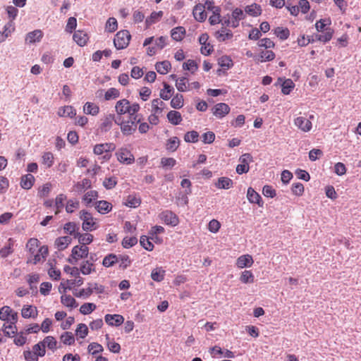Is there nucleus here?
Listing matches in <instances>:
<instances>
[{
	"label": "nucleus",
	"instance_id": "nucleus-49",
	"mask_svg": "<svg viewBox=\"0 0 361 361\" xmlns=\"http://www.w3.org/2000/svg\"><path fill=\"white\" fill-rule=\"evenodd\" d=\"M80 207V202L77 200L70 199L67 201L66 205V211L68 214H72L75 209H78Z\"/></svg>",
	"mask_w": 361,
	"mask_h": 361
},
{
	"label": "nucleus",
	"instance_id": "nucleus-50",
	"mask_svg": "<svg viewBox=\"0 0 361 361\" xmlns=\"http://www.w3.org/2000/svg\"><path fill=\"white\" fill-rule=\"evenodd\" d=\"M80 270L82 274L87 275L94 271V267L92 263L87 260L82 262V264L80 266Z\"/></svg>",
	"mask_w": 361,
	"mask_h": 361
},
{
	"label": "nucleus",
	"instance_id": "nucleus-52",
	"mask_svg": "<svg viewBox=\"0 0 361 361\" xmlns=\"http://www.w3.org/2000/svg\"><path fill=\"white\" fill-rule=\"evenodd\" d=\"M171 106L173 109H180L183 106V97L177 94L171 101Z\"/></svg>",
	"mask_w": 361,
	"mask_h": 361
},
{
	"label": "nucleus",
	"instance_id": "nucleus-17",
	"mask_svg": "<svg viewBox=\"0 0 361 361\" xmlns=\"http://www.w3.org/2000/svg\"><path fill=\"white\" fill-rule=\"evenodd\" d=\"M15 30L14 23L9 20L4 27L3 31L0 32V43L4 42Z\"/></svg>",
	"mask_w": 361,
	"mask_h": 361
},
{
	"label": "nucleus",
	"instance_id": "nucleus-58",
	"mask_svg": "<svg viewBox=\"0 0 361 361\" xmlns=\"http://www.w3.org/2000/svg\"><path fill=\"white\" fill-rule=\"evenodd\" d=\"M61 340L64 344L68 345L73 344L75 342V338L73 334L68 331L64 332L63 334H61Z\"/></svg>",
	"mask_w": 361,
	"mask_h": 361
},
{
	"label": "nucleus",
	"instance_id": "nucleus-32",
	"mask_svg": "<svg viewBox=\"0 0 361 361\" xmlns=\"http://www.w3.org/2000/svg\"><path fill=\"white\" fill-rule=\"evenodd\" d=\"M91 187V181L88 178H83L81 181L74 185V190L78 192H82Z\"/></svg>",
	"mask_w": 361,
	"mask_h": 361
},
{
	"label": "nucleus",
	"instance_id": "nucleus-53",
	"mask_svg": "<svg viewBox=\"0 0 361 361\" xmlns=\"http://www.w3.org/2000/svg\"><path fill=\"white\" fill-rule=\"evenodd\" d=\"M163 15L162 11L159 12H152L149 17L147 18L145 20V23L147 27L151 25L154 23L157 20H159Z\"/></svg>",
	"mask_w": 361,
	"mask_h": 361
},
{
	"label": "nucleus",
	"instance_id": "nucleus-44",
	"mask_svg": "<svg viewBox=\"0 0 361 361\" xmlns=\"http://www.w3.org/2000/svg\"><path fill=\"white\" fill-rule=\"evenodd\" d=\"M245 12L252 16L257 17L261 14L262 8L259 5L254 4L250 6H247L245 8Z\"/></svg>",
	"mask_w": 361,
	"mask_h": 361
},
{
	"label": "nucleus",
	"instance_id": "nucleus-48",
	"mask_svg": "<svg viewBox=\"0 0 361 361\" xmlns=\"http://www.w3.org/2000/svg\"><path fill=\"white\" fill-rule=\"evenodd\" d=\"M117 263V255L109 254L106 255L102 261V265L105 267H110Z\"/></svg>",
	"mask_w": 361,
	"mask_h": 361
},
{
	"label": "nucleus",
	"instance_id": "nucleus-37",
	"mask_svg": "<svg viewBox=\"0 0 361 361\" xmlns=\"http://www.w3.org/2000/svg\"><path fill=\"white\" fill-rule=\"evenodd\" d=\"M61 302L68 307L73 308L77 307L76 300L70 295H62Z\"/></svg>",
	"mask_w": 361,
	"mask_h": 361
},
{
	"label": "nucleus",
	"instance_id": "nucleus-57",
	"mask_svg": "<svg viewBox=\"0 0 361 361\" xmlns=\"http://www.w3.org/2000/svg\"><path fill=\"white\" fill-rule=\"evenodd\" d=\"M199 133L195 130H192L186 133L184 136V140L186 142L195 143L198 141Z\"/></svg>",
	"mask_w": 361,
	"mask_h": 361
},
{
	"label": "nucleus",
	"instance_id": "nucleus-22",
	"mask_svg": "<svg viewBox=\"0 0 361 361\" xmlns=\"http://www.w3.org/2000/svg\"><path fill=\"white\" fill-rule=\"evenodd\" d=\"M95 208L100 214H106L112 209V205L110 202L105 200H100L96 202Z\"/></svg>",
	"mask_w": 361,
	"mask_h": 361
},
{
	"label": "nucleus",
	"instance_id": "nucleus-2",
	"mask_svg": "<svg viewBox=\"0 0 361 361\" xmlns=\"http://www.w3.org/2000/svg\"><path fill=\"white\" fill-rule=\"evenodd\" d=\"M116 145L113 142H105L97 144L93 147V153L95 155H103L102 159L105 161H109L111 154L110 152L114 151Z\"/></svg>",
	"mask_w": 361,
	"mask_h": 361
},
{
	"label": "nucleus",
	"instance_id": "nucleus-13",
	"mask_svg": "<svg viewBox=\"0 0 361 361\" xmlns=\"http://www.w3.org/2000/svg\"><path fill=\"white\" fill-rule=\"evenodd\" d=\"M38 311L36 307L32 305H24L21 310V315L25 319L33 318L37 317Z\"/></svg>",
	"mask_w": 361,
	"mask_h": 361
},
{
	"label": "nucleus",
	"instance_id": "nucleus-6",
	"mask_svg": "<svg viewBox=\"0 0 361 361\" xmlns=\"http://www.w3.org/2000/svg\"><path fill=\"white\" fill-rule=\"evenodd\" d=\"M118 161L124 164H131L135 161L133 154L127 148L121 147L116 153Z\"/></svg>",
	"mask_w": 361,
	"mask_h": 361
},
{
	"label": "nucleus",
	"instance_id": "nucleus-45",
	"mask_svg": "<svg viewBox=\"0 0 361 361\" xmlns=\"http://www.w3.org/2000/svg\"><path fill=\"white\" fill-rule=\"evenodd\" d=\"M42 341L45 347L47 346L49 349L53 351L57 348V341L53 336H46Z\"/></svg>",
	"mask_w": 361,
	"mask_h": 361
},
{
	"label": "nucleus",
	"instance_id": "nucleus-47",
	"mask_svg": "<svg viewBox=\"0 0 361 361\" xmlns=\"http://www.w3.org/2000/svg\"><path fill=\"white\" fill-rule=\"evenodd\" d=\"M26 247L30 255H34L39 249V240L37 238H30L27 243Z\"/></svg>",
	"mask_w": 361,
	"mask_h": 361
},
{
	"label": "nucleus",
	"instance_id": "nucleus-42",
	"mask_svg": "<svg viewBox=\"0 0 361 361\" xmlns=\"http://www.w3.org/2000/svg\"><path fill=\"white\" fill-rule=\"evenodd\" d=\"M98 197V192L96 190H90L85 192L82 197V201L87 206L90 205L93 200Z\"/></svg>",
	"mask_w": 361,
	"mask_h": 361
},
{
	"label": "nucleus",
	"instance_id": "nucleus-11",
	"mask_svg": "<svg viewBox=\"0 0 361 361\" xmlns=\"http://www.w3.org/2000/svg\"><path fill=\"white\" fill-rule=\"evenodd\" d=\"M192 14L196 20L203 22L207 18V13L205 12V6L203 4H197L193 10Z\"/></svg>",
	"mask_w": 361,
	"mask_h": 361
},
{
	"label": "nucleus",
	"instance_id": "nucleus-33",
	"mask_svg": "<svg viewBox=\"0 0 361 361\" xmlns=\"http://www.w3.org/2000/svg\"><path fill=\"white\" fill-rule=\"evenodd\" d=\"M167 118L173 125H178L182 121L180 113L173 110L167 114Z\"/></svg>",
	"mask_w": 361,
	"mask_h": 361
},
{
	"label": "nucleus",
	"instance_id": "nucleus-35",
	"mask_svg": "<svg viewBox=\"0 0 361 361\" xmlns=\"http://www.w3.org/2000/svg\"><path fill=\"white\" fill-rule=\"evenodd\" d=\"M275 54L270 50L262 51L257 56V60L260 62L269 61L274 59Z\"/></svg>",
	"mask_w": 361,
	"mask_h": 361
},
{
	"label": "nucleus",
	"instance_id": "nucleus-14",
	"mask_svg": "<svg viewBox=\"0 0 361 361\" xmlns=\"http://www.w3.org/2000/svg\"><path fill=\"white\" fill-rule=\"evenodd\" d=\"M43 37V32L40 30H35L26 35L25 42L28 44H34L41 41Z\"/></svg>",
	"mask_w": 361,
	"mask_h": 361
},
{
	"label": "nucleus",
	"instance_id": "nucleus-40",
	"mask_svg": "<svg viewBox=\"0 0 361 361\" xmlns=\"http://www.w3.org/2000/svg\"><path fill=\"white\" fill-rule=\"evenodd\" d=\"M117 262L119 263V267L122 269H126L131 264L130 257L127 255H117Z\"/></svg>",
	"mask_w": 361,
	"mask_h": 361
},
{
	"label": "nucleus",
	"instance_id": "nucleus-51",
	"mask_svg": "<svg viewBox=\"0 0 361 361\" xmlns=\"http://www.w3.org/2000/svg\"><path fill=\"white\" fill-rule=\"evenodd\" d=\"M281 87L283 94H289L291 90L294 88L295 84L291 79H286L283 80Z\"/></svg>",
	"mask_w": 361,
	"mask_h": 361
},
{
	"label": "nucleus",
	"instance_id": "nucleus-41",
	"mask_svg": "<svg viewBox=\"0 0 361 361\" xmlns=\"http://www.w3.org/2000/svg\"><path fill=\"white\" fill-rule=\"evenodd\" d=\"M165 271L161 268L158 267L152 270L151 274V278L153 281L160 282L164 279Z\"/></svg>",
	"mask_w": 361,
	"mask_h": 361
},
{
	"label": "nucleus",
	"instance_id": "nucleus-43",
	"mask_svg": "<svg viewBox=\"0 0 361 361\" xmlns=\"http://www.w3.org/2000/svg\"><path fill=\"white\" fill-rule=\"evenodd\" d=\"M173 92V88L169 84L164 82V89L160 91V97L164 100H168L171 98Z\"/></svg>",
	"mask_w": 361,
	"mask_h": 361
},
{
	"label": "nucleus",
	"instance_id": "nucleus-56",
	"mask_svg": "<svg viewBox=\"0 0 361 361\" xmlns=\"http://www.w3.org/2000/svg\"><path fill=\"white\" fill-rule=\"evenodd\" d=\"M96 305L91 302L84 303L80 306V312L82 314H89L96 309Z\"/></svg>",
	"mask_w": 361,
	"mask_h": 361
},
{
	"label": "nucleus",
	"instance_id": "nucleus-63",
	"mask_svg": "<svg viewBox=\"0 0 361 361\" xmlns=\"http://www.w3.org/2000/svg\"><path fill=\"white\" fill-rule=\"evenodd\" d=\"M240 280L244 283H253L254 276L251 271L245 270L242 272Z\"/></svg>",
	"mask_w": 361,
	"mask_h": 361
},
{
	"label": "nucleus",
	"instance_id": "nucleus-62",
	"mask_svg": "<svg viewBox=\"0 0 361 361\" xmlns=\"http://www.w3.org/2000/svg\"><path fill=\"white\" fill-rule=\"evenodd\" d=\"M4 332L8 336H13L17 331L16 324L6 323L4 324Z\"/></svg>",
	"mask_w": 361,
	"mask_h": 361
},
{
	"label": "nucleus",
	"instance_id": "nucleus-9",
	"mask_svg": "<svg viewBox=\"0 0 361 361\" xmlns=\"http://www.w3.org/2000/svg\"><path fill=\"white\" fill-rule=\"evenodd\" d=\"M229 111L230 107L225 103L216 104L212 109L213 114L219 118L224 117Z\"/></svg>",
	"mask_w": 361,
	"mask_h": 361
},
{
	"label": "nucleus",
	"instance_id": "nucleus-4",
	"mask_svg": "<svg viewBox=\"0 0 361 361\" xmlns=\"http://www.w3.org/2000/svg\"><path fill=\"white\" fill-rule=\"evenodd\" d=\"M80 219L82 221V229L85 231H91L97 228V223L92 215L86 210L80 212Z\"/></svg>",
	"mask_w": 361,
	"mask_h": 361
},
{
	"label": "nucleus",
	"instance_id": "nucleus-19",
	"mask_svg": "<svg viewBox=\"0 0 361 361\" xmlns=\"http://www.w3.org/2000/svg\"><path fill=\"white\" fill-rule=\"evenodd\" d=\"M130 102L126 99L118 101L115 106V109L118 115L121 116L127 114Z\"/></svg>",
	"mask_w": 361,
	"mask_h": 361
},
{
	"label": "nucleus",
	"instance_id": "nucleus-25",
	"mask_svg": "<svg viewBox=\"0 0 361 361\" xmlns=\"http://www.w3.org/2000/svg\"><path fill=\"white\" fill-rule=\"evenodd\" d=\"M215 37L219 42H224L227 39H230L233 37V33L231 30L222 27L221 30L215 32Z\"/></svg>",
	"mask_w": 361,
	"mask_h": 361
},
{
	"label": "nucleus",
	"instance_id": "nucleus-27",
	"mask_svg": "<svg viewBox=\"0 0 361 361\" xmlns=\"http://www.w3.org/2000/svg\"><path fill=\"white\" fill-rule=\"evenodd\" d=\"M13 240L9 238L6 244L0 250V256L2 258H6L13 252Z\"/></svg>",
	"mask_w": 361,
	"mask_h": 361
},
{
	"label": "nucleus",
	"instance_id": "nucleus-16",
	"mask_svg": "<svg viewBox=\"0 0 361 361\" xmlns=\"http://www.w3.org/2000/svg\"><path fill=\"white\" fill-rule=\"evenodd\" d=\"M254 261L251 255H244L240 256L236 261V266L240 268L243 269L244 267H250Z\"/></svg>",
	"mask_w": 361,
	"mask_h": 361
},
{
	"label": "nucleus",
	"instance_id": "nucleus-1",
	"mask_svg": "<svg viewBox=\"0 0 361 361\" xmlns=\"http://www.w3.org/2000/svg\"><path fill=\"white\" fill-rule=\"evenodd\" d=\"M115 123L120 126L121 130L124 135H130L137 130V124L140 123V118L138 116L133 117V119L129 118L127 121H121V118L115 119Z\"/></svg>",
	"mask_w": 361,
	"mask_h": 361
},
{
	"label": "nucleus",
	"instance_id": "nucleus-3",
	"mask_svg": "<svg viewBox=\"0 0 361 361\" xmlns=\"http://www.w3.org/2000/svg\"><path fill=\"white\" fill-rule=\"evenodd\" d=\"M131 35L128 30H121L116 33L114 39V44L117 49L126 48L130 42Z\"/></svg>",
	"mask_w": 361,
	"mask_h": 361
},
{
	"label": "nucleus",
	"instance_id": "nucleus-29",
	"mask_svg": "<svg viewBox=\"0 0 361 361\" xmlns=\"http://www.w3.org/2000/svg\"><path fill=\"white\" fill-rule=\"evenodd\" d=\"M113 121H115L114 114H109L102 122L100 129L102 132L109 131L112 127Z\"/></svg>",
	"mask_w": 361,
	"mask_h": 361
},
{
	"label": "nucleus",
	"instance_id": "nucleus-26",
	"mask_svg": "<svg viewBox=\"0 0 361 361\" xmlns=\"http://www.w3.org/2000/svg\"><path fill=\"white\" fill-rule=\"evenodd\" d=\"M171 68V63L169 61L157 62L155 65L156 71L161 75L166 74Z\"/></svg>",
	"mask_w": 361,
	"mask_h": 361
},
{
	"label": "nucleus",
	"instance_id": "nucleus-61",
	"mask_svg": "<svg viewBox=\"0 0 361 361\" xmlns=\"http://www.w3.org/2000/svg\"><path fill=\"white\" fill-rule=\"evenodd\" d=\"M274 33L278 37L283 40L286 39L290 35V32L288 28L281 27H276L274 30Z\"/></svg>",
	"mask_w": 361,
	"mask_h": 361
},
{
	"label": "nucleus",
	"instance_id": "nucleus-21",
	"mask_svg": "<svg viewBox=\"0 0 361 361\" xmlns=\"http://www.w3.org/2000/svg\"><path fill=\"white\" fill-rule=\"evenodd\" d=\"M247 197L250 202L257 204L259 206L262 205L261 196L253 188L247 189Z\"/></svg>",
	"mask_w": 361,
	"mask_h": 361
},
{
	"label": "nucleus",
	"instance_id": "nucleus-36",
	"mask_svg": "<svg viewBox=\"0 0 361 361\" xmlns=\"http://www.w3.org/2000/svg\"><path fill=\"white\" fill-rule=\"evenodd\" d=\"M185 34L183 27H176L171 30V37L176 41H180Z\"/></svg>",
	"mask_w": 361,
	"mask_h": 361
},
{
	"label": "nucleus",
	"instance_id": "nucleus-54",
	"mask_svg": "<svg viewBox=\"0 0 361 361\" xmlns=\"http://www.w3.org/2000/svg\"><path fill=\"white\" fill-rule=\"evenodd\" d=\"M120 96V92L118 90L111 87L107 90L104 94V99L106 101L114 99Z\"/></svg>",
	"mask_w": 361,
	"mask_h": 361
},
{
	"label": "nucleus",
	"instance_id": "nucleus-18",
	"mask_svg": "<svg viewBox=\"0 0 361 361\" xmlns=\"http://www.w3.org/2000/svg\"><path fill=\"white\" fill-rule=\"evenodd\" d=\"M73 40L80 47L85 46L88 40L87 34L82 30H77L73 36Z\"/></svg>",
	"mask_w": 361,
	"mask_h": 361
},
{
	"label": "nucleus",
	"instance_id": "nucleus-30",
	"mask_svg": "<svg viewBox=\"0 0 361 361\" xmlns=\"http://www.w3.org/2000/svg\"><path fill=\"white\" fill-rule=\"evenodd\" d=\"M71 243V238L69 236H62L56 238L55 245L59 250H63Z\"/></svg>",
	"mask_w": 361,
	"mask_h": 361
},
{
	"label": "nucleus",
	"instance_id": "nucleus-34",
	"mask_svg": "<svg viewBox=\"0 0 361 361\" xmlns=\"http://www.w3.org/2000/svg\"><path fill=\"white\" fill-rule=\"evenodd\" d=\"M84 113L92 116L97 115L99 111V106L92 102H86L83 108Z\"/></svg>",
	"mask_w": 361,
	"mask_h": 361
},
{
	"label": "nucleus",
	"instance_id": "nucleus-39",
	"mask_svg": "<svg viewBox=\"0 0 361 361\" xmlns=\"http://www.w3.org/2000/svg\"><path fill=\"white\" fill-rule=\"evenodd\" d=\"M334 30L327 27L325 29L324 32L323 34L316 35L317 39L322 42H327L331 40L333 37Z\"/></svg>",
	"mask_w": 361,
	"mask_h": 361
},
{
	"label": "nucleus",
	"instance_id": "nucleus-8",
	"mask_svg": "<svg viewBox=\"0 0 361 361\" xmlns=\"http://www.w3.org/2000/svg\"><path fill=\"white\" fill-rule=\"evenodd\" d=\"M89 249L86 245H76L72 249L71 256L75 262L87 257Z\"/></svg>",
	"mask_w": 361,
	"mask_h": 361
},
{
	"label": "nucleus",
	"instance_id": "nucleus-20",
	"mask_svg": "<svg viewBox=\"0 0 361 361\" xmlns=\"http://www.w3.org/2000/svg\"><path fill=\"white\" fill-rule=\"evenodd\" d=\"M124 204L128 207L137 208L141 204V198L136 195H129L126 197Z\"/></svg>",
	"mask_w": 361,
	"mask_h": 361
},
{
	"label": "nucleus",
	"instance_id": "nucleus-28",
	"mask_svg": "<svg viewBox=\"0 0 361 361\" xmlns=\"http://www.w3.org/2000/svg\"><path fill=\"white\" fill-rule=\"evenodd\" d=\"M243 18V11L240 8H235L231 14V27H236L239 21Z\"/></svg>",
	"mask_w": 361,
	"mask_h": 361
},
{
	"label": "nucleus",
	"instance_id": "nucleus-60",
	"mask_svg": "<svg viewBox=\"0 0 361 361\" xmlns=\"http://www.w3.org/2000/svg\"><path fill=\"white\" fill-rule=\"evenodd\" d=\"M150 237L142 235L140 239V245L147 250L152 251L154 248V245L149 240Z\"/></svg>",
	"mask_w": 361,
	"mask_h": 361
},
{
	"label": "nucleus",
	"instance_id": "nucleus-10",
	"mask_svg": "<svg viewBox=\"0 0 361 361\" xmlns=\"http://www.w3.org/2000/svg\"><path fill=\"white\" fill-rule=\"evenodd\" d=\"M295 125L301 130L308 132L312 128L311 121L302 116L297 117L294 121Z\"/></svg>",
	"mask_w": 361,
	"mask_h": 361
},
{
	"label": "nucleus",
	"instance_id": "nucleus-46",
	"mask_svg": "<svg viewBox=\"0 0 361 361\" xmlns=\"http://www.w3.org/2000/svg\"><path fill=\"white\" fill-rule=\"evenodd\" d=\"M180 145V140L177 137H172L168 140L166 149L170 152H175Z\"/></svg>",
	"mask_w": 361,
	"mask_h": 361
},
{
	"label": "nucleus",
	"instance_id": "nucleus-12",
	"mask_svg": "<svg viewBox=\"0 0 361 361\" xmlns=\"http://www.w3.org/2000/svg\"><path fill=\"white\" fill-rule=\"evenodd\" d=\"M48 254V249L45 246H42L37 250V252L34 255H31L33 258L30 259L29 258L27 260V263H32L34 264H36L42 258H45Z\"/></svg>",
	"mask_w": 361,
	"mask_h": 361
},
{
	"label": "nucleus",
	"instance_id": "nucleus-38",
	"mask_svg": "<svg viewBox=\"0 0 361 361\" xmlns=\"http://www.w3.org/2000/svg\"><path fill=\"white\" fill-rule=\"evenodd\" d=\"M165 106L164 102L159 99H153L152 102V112L154 114H161Z\"/></svg>",
	"mask_w": 361,
	"mask_h": 361
},
{
	"label": "nucleus",
	"instance_id": "nucleus-5",
	"mask_svg": "<svg viewBox=\"0 0 361 361\" xmlns=\"http://www.w3.org/2000/svg\"><path fill=\"white\" fill-rule=\"evenodd\" d=\"M18 318V313L9 306H4L0 309V319L6 323L16 324Z\"/></svg>",
	"mask_w": 361,
	"mask_h": 361
},
{
	"label": "nucleus",
	"instance_id": "nucleus-23",
	"mask_svg": "<svg viewBox=\"0 0 361 361\" xmlns=\"http://www.w3.org/2000/svg\"><path fill=\"white\" fill-rule=\"evenodd\" d=\"M57 114L60 117L73 118L76 115V111L71 106H65L59 108Z\"/></svg>",
	"mask_w": 361,
	"mask_h": 361
},
{
	"label": "nucleus",
	"instance_id": "nucleus-55",
	"mask_svg": "<svg viewBox=\"0 0 361 361\" xmlns=\"http://www.w3.org/2000/svg\"><path fill=\"white\" fill-rule=\"evenodd\" d=\"M118 28V23L115 18H109L105 25V30L109 32H113Z\"/></svg>",
	"mask_w": 361,
	"mask_h": 361
},
{
	"label": "nucleus",
	"instance_id": "nucleus-64",
	"mask_svg": "<svg viewBox=\"0 0 361 361\" xmlns=\"http://www.w3.org/2000/svg\"><path fill=\"white\" fill-rule=\"evenodd\" d=\"M219 65L222 68H229L233 66L232 60L227 56H223L218 60Z\"/></svg>",
	"mask_w": 361,
	"mask_h": 361
},
{
	"label": "nucleus",
	"instance_id": "nucleus-31",
	"mask_svg": "<svg viewBox=\"0 0 361 361\" xmlns=\"http://www.w3.org/2000/svg\"><path fill=\"white\" fill-rule=\"evenodd\" d=\"M219 189H229L233 186V180L227 177L219 178L215 184Z\"/></svg>",
	"mask_w": 361,
	"mask_h": 361
},
{
	"label": "nucleus",
	"instance_id": "nucleus-24",
	"mask_svg": "<svg viewBox=\"0 0 361 361\" xmlns=\"http://www.w3.org/2000/svg\"><path fill=\"white\" fill-rule=\"evenodd\" d=\"M35 177L30 174H26L21 177L20 186L25 190L30 189L35 182Z\"/></svg>",
	"mask_w": 361,
	"mask_h": 361
},
{
	"label": "nucleus",
	"instance_id": "nucleus-59",
	"mask_svg": "<svg viewBox=\"0 0 361 361\" xmlns=\"http://www.w3.org/2000/svg\"><path fill=\"white\" fill-rule=\"evenodd\" d=\"M38 357H43L45 355V346L42 341L39 342L32 347V350Z\"/></svg>",
	"mask_w": 361,
	"mask_h": 361
},
{
	"label": "nucleus",
	"instance_id": "nucleus-15",
	"mask_svg": "<svg viewBox=\"0 0 361 361\" xmlns=\"http://www.w3.org/2000/svg\"><path fill=\"white\" fill-rule=\"evenodd\" d=\"M105 322L110 326H118L124 322V318L121 314H106Z\"/></svg>",
	"mask_w": 361,
	"mask_h": 361
},
{
	"label": "nucleus",
	"instance_id": "nucleus-7",
	"mask_svg": "<svg viewBox=\"0 0 361 361\" xmlns=\"http://www.w3.org/2000/svg\"><path fill=\"white\" fill-rule=\"evenodd\" d=\"M159 217L167 225L175 226L178 224V216L169 210L162 212L159 214Z\"/></svg>",
	"mask_w": 361,
	"mask_h": 361
}]
</instances>
